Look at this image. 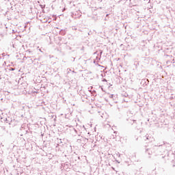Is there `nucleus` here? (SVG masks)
I'll return each instance as SVG.
<instances>
[{
    "instance_id": "obj_1",
    "label": "nucleus",
    "mask_w": 175,
    "mask_h": 175,
    "mask_svg": "<svg viewBox=\"0 0 175 175\" xmlns=\"http://www.w3.org/2000/svg\"><path fill=\"white\" fill-rule=\"evenodd\" d=\"M11 70H14V68H12Z\"/></svg>"
}]
</instances>
